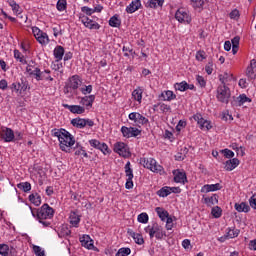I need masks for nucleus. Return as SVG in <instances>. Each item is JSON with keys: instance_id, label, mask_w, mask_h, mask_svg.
<instances>
[{"instance_id": "nucleus-1", "label": "nucleus", "mask_w": 256, "mask_h": 256, "mask_svg": "<svg viewBox=\"0 0 256 256\" xmlns=\"http://www.w3.org/2000/svg\"><path fill=\"white\" fill-rule=\"evenodd\" d=\"M61 151L65 153H73V146L75 145V137L69 133V131H64L62 137L59 140Z\"/></svg>"}, {"instance_id": "nucleus-2", "label": "nucleus", "mask_w": 256, "mask_h": 256, "mask_svg": "<svg viewBox=\"0 0 256 256\" xmlns=\"http://www.w3.org/2000/svg\"><path fill=\"white\" fill-rule=\"evenodd\" d=\"M141 165H143L146 169H150L153 173H159L163 175L165 171L163 170V166L157 164V161L153 158H143L140 161Z\"/></svg>"}, {"instance_id": "nucleus-3", "label": "nucleus", "mask_w": 256, "mask_h": 256, "mask_svg": "<svg viewBox=\"0 0 256 256\" xmlns=\"http://www.w3.org/2000/svg\"><path fill=\"white\" fill-rule=\"evenodd\" d=\"M81 78L79 75H74L69 78L68 82L64 86L65 95H69V93H73V91H77L79 86H81Z\"/></svg>"}, {"instance_id": "nucleus-4", "label": "nucleus", "mask_w": 256, "mask_h": 256, "mask_svg": "<svg viewBox=\"0 0 256 256\" xmlns=\"http://www.w3.org/2000/svg\"><path fill=\"white\" fill-rule=\"evenodd\" d=\"M53 215H55V210L49 204H43L36 210L37 219H53Z\"/></svg>"}, {"instance_id": "nucleus-5", "label": "nucleus", "mask_w": 256, "mask_h": 256, "mask_svg": "<svg viewBox=\"0 0 256 256\" xmlns=\"http://www.w3.org/2000/svg\"><path fill=\"white\" fill-rule=\"evenodd\" d=\"M217 99L220 103H229V99H231V90L227 85H220L217 88Z\"/></svg>"}, {"instance_id": "nucleus-6", "label": "nucleus", "mask_w": 256, "mask_h": 256, "mask_svg": "<svg viewBox=\"0 0 256 256\" xmlns=\"http://www.w3.org/2000/svg\"><path fill=\"white\" fill-rule=\"evenodd\" d=\"M114 152L118 153L121 157L128 158L131 157V152L129 151V146L123 142H117L114 145Z\"/></svg>"}, {"instance_id": "nucleus-7", "label": "nucleus", "mask_w": 256, "mask_h": 256, "mask_svg": "<svg viewBox=\"0 0 256 256\" xmlns=\"http://www.w3.org/2000/svg\"><path fill=\"white\" fill-rule=\"evenodd\" d=\"M175 19L179 23H191V16H189V13L185 9H178L175 13Z\"/></svg>"}, {"instance_id": "nucleus-8", "label": "nucleus", "mask_w": 256, "mask_h": 256, "mask_svg": "<svg viewBox=\"0 0 256 256\" xmlns=\"http://www.w3.org/2000/svg\"><path fill=\"white\" fill-rule=\"evenodd\" d=\"M1 139L5 141V143H11L15 139V132L11 128H2L0 131Z\"/></svg>"}, {"instance_id": "nucleus-9", "label": "nucleus", "mask_w": 256, "mask_h": 256, "mask_svg": "<svg viewBox=\"0 0 256 256\" xmlns=\"http://www.w3.org/2000/svg\"><path fill=\"white\" fill-rule=\"evenodd\" d=\"M80 19H81L83 25L85 27H87L88 29H95V30L101 29V25H99V23L93 21L92 19H90L89 17H87L85 15L80 16Z\"/></svg>"}, {"instance_id": "nucleus-10", "label": "nucleus", "mask_w": 256, "mask_h": 256, "mask_svg": "<svg viewBox=\"0 0 256 256\" xmlns=\"http://www.w3.org/2000/svg\"><path fill=\"white\" fill-rule=\"evenodd\" d=\"M246 77L248 79L253 80L256 79V60L252 59L250 61V65L246 69Z\"/></svg>"}, {"instance_id": "nucleus-11", "label": "nucleus", "mask_w": 256, "mask_h": 256, "mask_svg": "<svg viewBox=\"0 0 256 256\" xmlns=\"http://www.w3.org/2000/svg\"><path fill=\"white\" fill-rule=\"evenodd\" d=\"M251 103V100L247 95L241 94L239 97H233V101L231 102L233 107H241V105L245 103Z\"/></svg>"}, {"instance_id": "nucleus-12", "label": "nucleus", "mask_w": 256, "mask_h": 256, "mask_svg": "<svg viewBox=\"0 0 256 256\" xmlns=\"http://www.w3.org/2000/svg\"><path fill=\"white\" fill-rule=\"evenodd\" d=\"M64 109H69L70 113H74L76 115H83L85 113V107L79 105H69V104H62Z\"/></svg>"}, {"instance_id": "nucleus-13", "label": "nucleus", "mask_w": 256, "mask_h": 256, "mask_svg": "<svg viewBox=\"0 0 256 256\" xmlns=\"http://www.w3.org/2000/svg\"><path fill=\"white\" fill-rule=\"evenodd\" d=\"M223 186L219 183L216 184H206L201 188V193H211V191H221Z\"/></svg>"}, {"instance_id": "nucleus-14", "label": "nucleus", "mask_w": 256, "mask_h": 256, "mask_svg": "<svg viewBox=\"0 0 256 256\" xmlns=\"http://www.w3.org/2000/svg\"><path fill=\"white\" fill-rule=\"evenodd\" d=\"M202 203L207 205V207H213V205H217V203H219V195L213 194L210 197H205L203 198Z\"/></svg>"}, {"instance_id": "nucleus-15", "label": "nucleus", "mask_w": 256, "mask_h": 256, "mask_svg": "<svg viewBox=\"0 0 256 256\" xmlns=\"http://www.w3.org/2000/svg\"><path fill=\"white\" fill-rule=\"evenodd\" d=\"M141 7V0H134L126 7V13H135V11H139Z\"/></svg>"}, {"instance_id": "nucleus-16", "label": "nucleus", "mask_w": 256, "mask_h": 256, "mask_svg": "<svg viewBox=\"0 0 256 256\" xmlns=\"http://www.w3.org/2000/svg\"><path fill=\"white\" fill-rule=\"evenodd\" d=\"M95 101V95H89V96H84L81 98V105H84L87 107V109H91L93 107V103Z\"/></svg>"}, {"instance_id": "nucleus-17", "label": "nucleus", "mask_w": 256, "mask_h": 256, "mask_svg": "<svg viewBox=\"0 0 256 256\" xmlns=\"http://www.w3.org/2000/svg\"><path fill=\"white\" fill-rule=\"evenodd\" d=\"M239 163H240L239 159L232 158V159L225 162L224 169L226 171H233V169H235L239 165Z\"/></svg>"}, {"instance_id": "nucleus-18", "label": "nucleus", "mask_w": 256, "mask_h": 256, "mask_svg": "<svg viewBox=\"0 0 256 256\" xmlns=\"http://www.w3.org/2000/svg\"><path fill=\"white\" fill-rule=\"evenodd\" d=\"M234 207L238 213H249V211H251V206L245 202H241L240 204L236 203Z\"/></svg>"}, {"instance_id": "nucleus-19", "label": "nucleus", "mask_w": 256, "mask_h": 256, "mask_svg": "<svg viewBox=\"0 0 256 256\" xmlns=\"http://www.w3.org/2000/svg\"><path fill=\"white\" fill-rule=\"evenodd\" d=\"M174 173V181L175 183H183V185H185V183H187V174H185V172H180L178 171L176 174Z\"/></svg>"}, {"instance_id": "nucleus-20", "label": "nucleus", "mask_w": 256, "mask_h": 256, "mask_svg": "<svg viewBox=\"0 0 256 256\" xmlns=\"http://www.w3.org/2000/svg\"><path fill=\"white\" fill-rule=\"evenodd\" d=\"M80 242L82 247H85L86 249H93V241L89 235L81 237Z\"/></svg>"}, {"instance_id": "nucleus-21", "label": "nucleus", "mask_w": 256, "mask_h": 256, "mask_svg": "<svg viewBox=\"0 0 256 256\" xmlns=\"http://www.w3.org/2000/svg\"><path fill=\"white\" fill-rule=\"evenodd\" d=\"M71 125H73V127H76V129H84L85 127V118H73L71 120Z\"/></svg>"}, {"instance_id": "nucleus-22", "label": "nucleus", "mask_w": 256, "mask_h": 256, "mask_svg": "<svg viewBox=\"0 0 256 256\" xmlns=\"http://www.w3.org/2000/svg\"><path fill=\"white\" fill-rule=\"evenodd\" d=\"M154 231L156 233L155 237L156 239H163V237H167V233H165V231H163V228H161V226H159V224L154 223Z\"/></svg>"}, {"instance_id": "nucleus-23", "label": "nucleus", "mask_w": 256, "mask_h": 256, "mask_svg": "<svg viewBox=\"0 0 256 256\" xmlns=\"http://www.w3.org/2000/svg\"><path fill=\"white\" fill-rule=\"evenodd\" d=\"M163 3H165V0H149L146 3V7H150V9H157V7H163Z\"/></svg>"}, {"instance_id": "nucleus-24", "label": "nucleus", "mask_w": 256, "mask_h": 256, "mask_svg": "<svg viewBox=\"0 0 256 256\" xmlns=\"http://www.w3.org/2000/svg\"><path fill=\"white\" fill-rule=\"evenodd\" d=\"M63 55H65V48H63V46H57L54 49L55 59H57V61H61V59H63Z\"/></svg>"}, {"instance_id": "nucleus-25", "label": "nucleus", "mask_w": 256, "mask_h": 256, "mask_svg": "<svg viewBox=\"0 0 256 256\" xmlns=\"http://www.w3.org/2000/svg\"><path fill=\"white\" fill-rule=\"evenodd\" d=\"M161 97H163V101H173V99H177V95H175L171 90L163 92Z\"/></svg>"}, {"instance_id": "nucleus-26", "label": "nucleus", "mask_w": 256, "mask_h": 256, "mask_svg": "<svg viewBox=\"0 0 256 256\" xmlns=\"http://www.w3.org/2000/svg\"><path fill=\"white\" fill-rule=\"evenodd\" d=\"M80 222H81V216H79L75 212H71L70 213V223H71V225H73L74 227H77V225H79Z\"/></svg>"}, {"instance_id": "nucleus-27", "label": "nucleus", "mask_w": 256, "mask_h": 256, "mask_svg": "<svg viewBox=\"0 0 256 256\" xmlns=\"http://www.w3.org/2000/svg\"><path fill=\"white\" fill-rule=\"evenodd\" d=\"M155 211L157 213V215L159 216V218L161 219V221H165V219H167L169 212H167L166 210H164L161 207H156Z\"/></svg>"}, {"instance_id": "nucleus-28", "label": "nucleus", "mask_w": 256, "mask_h": 256, "mask_svg": "<svg viewBox=\"0 0 256 256\" xmlns=\"http://www.w3.org/2000/svg\"><path fill=\"white\" fill-rule=\"evenodd\" d=\"M131 237H133L135 243H137V245H143V243H145V240L143 239V235L139 234V233H135V232H130Z\"/></svg>"}, {"instance_id": "nucleus-29", "label": "nucleus", "mask_w": 256, "mask_h": 256, "mask_svg": "<svg viewBox=\"0 0 256 256\" xmlns=\"http://www.w3.org/2000/svg\"><path fill=\"white\" fill-rule=\"evenodd\" d=\"M29 201H31L33 205H36V207H39V205H41V196L37 193L31 194L29 196Z\"/></svg>"}, {"instance_id": "nucleus-30", "label": "nucleus", "mask_w": 256, "mask_h": 256, "mask_svg": "<svg viewBox=\"0 0 256 256\" xmlns=\"http://www.w3.org/2000/svg\"><path fill=\"white\" fill-rule=\"evenodd\" d=\"M14 57L19 61V63H22V65H27V60L25 59V56L19 51V50H14Z\"/></svg>"}, {"instance_id": "nucleus-31", "label": "nucleus", "mask_w": 256, "mask_h": 256, "mask_svg": "<svg viewBox=\"0 0 256 256\" xmlns=\"http://www.w3.org/2000/svg\"><path fill=\"white\" fill-rule=\"evenodd\" d=\"M132 97H134L135 101L141 103V99H143V90L141 88L135 89L132 92Z\"/></svg>"}, {"instance_id": "nucleus-32", "label": "nucleus", "mask_w": 256, "mask_h": 256, "mask_svg": "<svg viewBox=\"0 0 256 256\" xmlns=\"http://www.w3.org/2000/svg\"><path fill=\"white\" fill-rule=\"evenodd\" d=\"M110 27H121V20L117 15H114L109 20Z\"/></svg>"}, {"instance_id": "nucleus-33", "label": "nucleus", "mask_w": 256, "mask_h": 256, "mask_svg": "<svg viewBox=\"0 0 256 256\" xmlns=\"http://www.w3.org/2000/svg\"><path fill=\"white\" fill-rule=\"evenodd\" d=\"M156 194L158 197H168V195H171V191L169 190L168 186H165L158 190Z\"/></svg>"}, {"instance_id": "nucleus-34", "label": "nucleus", "mask_w": 256, "mask_h": 256, "mask_svg": "<svg viewBox=\"0 0 256 256\" xmlns=\"http://www.w3.org/2000/svg\"><path fill=\"white\" fill-rule=\"evenodd\" d=\"M36 40L38 41V43H40V45H46V43H49V36L47 35V33H42L40 34Z\"/></svg>"}, {"instance_id": "nucleus-35", "label": "nucleus", "mask_w": 256, "mask_h": 256, "mask_svg": "<svg viewBox=\"0 0 256 256\" xmlns=\"http://www.w3.org/2000/svg\"><path fill=\"white\" fill-rule=\"evenodd\" d=\"M137 117H138L136 120L137 127H141V125H147V123H149V119H147L145 116L141 115L140 113H138Z\"/></svg>"}, {"instance_id": "nucleus-36", "label": "nucleus", "mask_w": 256, "mask_h": 256, "mask_svg": "<svg viewBox=\"0 0 256 256\" xmlns=\"http://www.w3.org/2000/svg\"><path fill=\"white\" fill-rule=\"evenodd\" d=\"M18 189L24 191V193H29L31 191V183L29 182H21L17 185Z\"/></svg>"}, {"instance_id": "nucleus-37", "label": "nucleus", "mask_w": 256, "mask_h": 256, "mask_svg": "<svg viewBox=\"0 0 256 256\" xmlns=\"http://www.w3.org/2000/svg\"><path fill=\"white\" fill-rule=\"evenodd\" d=\"M9 5L12 8V11L14 13H16V15H20V13H21V6H19V4H17V2H15L14 0H10L9 1Z\"/></svg>"}, {"instance_id": "nucleus-38", "label": "nucleus", "mask_w": 256, "mask_h": 256, "mask_svg": "<svg viewBox=\"0 0 256 256\" xmlns=\"http://www.w3.org/2000/svg\"><path fill=\"white\" fill-rule=\"evenodd\" d=\"M211 214L213 215V217L215 219H219V217H221V215H223V210L221 209V207L215 206L212 208Z\"/></svg>"}, {"instance_id": "nucleus-39", "label": "nucleus", "mask_w": 256, "mask_h": 256, "mask_svg": "<svg viewBox=\"0 0 256 256\" xmlns=\"http://www.w3.org/2000/svg\"><path fill=\"white\" fill-rule=\"evenodd\" d=\"M176 91H187V88L189 87V84L186 81H182L180 83H176L174 85Z\"/></svg>"}, {"instance_id": "nucleus-40", "label": "nucleus", "mask_w": 256, "mask_h": 256, "mask_svg": "<svg viewBox=\"0 0 256 256\" xmlns=\"http://www.w3.org/2000/svg\"><path fill=\"white\" fill-rule=\"evenodd\" d=\"M125 169V174L128 179H133V169H131V162L128 161L124 167Z\"/></svg>"}, {"instance_id": "nucleus-41", "label": "nucleus", "mask_w": 256, "mask_h": 256, "mask_svg": "<svg viewBox=\"0 0 256 256\" xmlns=\"http://www.w3.org/2000/svg\"><path fill=\"white\" fill-rule=\"evenodd\" d=\"M65 131L66 130L63 129V128H61V129L55 128V129L52 130V135H53V137H57L58 140L60 141L61 137H63V133H65Z\"/></svg>"}, {"instance_id": "nucleus-42", "label": "nucleus", "mask_w": 256, "mask_h": 256, "mask_svg": "<svg viewBox=\"0 0 256 256\" xmlns=\"http://www.w3.org/2000/svg\"><path fill=\"white\" fill-rule=\"evenodd\" d=\"M56 8L58 11H65L67 9V0H58Z\"/></svg>"}, {"instance_id": "nucleus-43", "label": "nucleus", "mask_w": 256, "mask_h": 256, "mask_svg": "<svg viewBox=\"0 0 256 256\" xmlns=\"http://www.w3.org/2000/svg\"><path fill=\"white\" fill-rule=\"evenodd\" d=\"M239 233H241L239 229L228 228L227 234L230 237V239H235V237H239Z\"/></svg>"}, {"instance_id": "nucleus-44", "label": "nucleus", "mask_w": 256, "mask_h": 256, "mask_svg": "<svg viewBox=\"0 0 256 256\" xmlns=\"http://www.w3.org/2000/svg\"><path fill=\"white\" fill-rule=\"evenodd\" d=\"M131 255V248H120L116 256H129Z\"/></svg>"}, {"instance_id": "nucleus-45", "label": "nucleus", "mask_w": 256, "mask_h": 256, "mask_svg": "<svg viewBox=\"0 0 256 256\" xmlns=\"http://www.w3.org/2000/svg\"><path fill=\"white\" fill-rule=\"evenodd\" d=\"M72 151H74L75 155H82L84 149L83 146H80L79 143H75L74 146H72Z\"/></svg>"}, {"instance_id": "nucleus-46", "label": "nucleus", "mask_w": 256, "mask_h": 256, "mask_svg": "<svg viewBox=\"0 0 256 256\" xmlns=\"http://www.w3.org/2000/svg\"><path fill=\"white\" fill-rule=\"evenodd\" d=\"M194 9H201L205 5V0H191Z\"/></svg>"}, {"instance_id": "nucleus-47", "label": "nucleus", "mask_w": 256, "mask_h": 256, "mask_svg": "<svg viewBox=\"0 0 256 256\" xmlns=\"http://www.w3.org/2000/svg\"><path fill=\"white\" fill-rule=\"evenodd\" d=\"M0 255L8 256L9 255V245L0 244Z\"/></svg>"}, {"instance_id": "nucleus-48", "label": "nucleus", "mask_w": 256, "mask_h": 256, "mask_svg": "<svg viewBox=\"0 0 256 256\" xmlns=\"http://www.w3.org/2000/svg\"><path fill=\"white\" fill-rule=\"evenodd\" d=\"M71 235V230L67 226H62L59 236L60 237H69Z\"/></svg>"}, {"instance_id": "nucleus-49", "label": "nucleus", "mask_w": 256, "mask_h": 256, "mask_svg": "<svg viewBox=\"0 0 256 256\" xmlns=\"http://www.w3.org/2000/svg\"><path fill=\"white\" fill-rule=\"evenodd\" d=\"M121 133L123 137H126L127 139H129V137H131V127L129 128L127 126H122Z\"/></svg>"}, {"instance_id": "nucleus-50", "label": "nucleus", "mask_w": 256, "mask_h": 256, "mask_svg": "<svg viewBox=\"0 0 256 256\" xmlns=\"http://www.w3.org/2000/svg\"><path fill=\"white\" fill-rule=\"evenodd\" d=\"M138 222L149 223V215H147V213H141L140 215H138Z\"/></svg>"}, {"instance_id": "nucleus-51", "label": "nucleus", "mask_w": 256, "mask_h": 256, "mask_svg": "<svg viewBox=\"0 0 256 256\" xmlns=\"http://www.w3.org/2000/svg\"><path fill=\"white\" fill-rule=\"evenodd\" d=\"M222 153L224 154V157H226V159H233V157H235V152L229 149L222 150Z\"/></svg>"}, {"instance_id": "nucleus-52", "label": "nucleus", "mask_w": 256, "mask_h": 256, "mask_svg": "<svg viewBox=\"0 0 256 256\" xmlns=\"http://www.w3.org/2000/svg\"><path fill=\"white\" fill-rule=\"evenodd\" d=\"M41 69L35 68L32 73V77H35L36 81H41Z\"/></svg>"}, {"instance_id": "nucleus-53", "label": "nucleus", "mask_w": 256, "mask_h": 256, "mask_svg": "<svg viewBox=\"0 0 256 256\" xmlns=\"http://www.w3.org/2000/svg\"><path fill=\"white\" fill-rule=\"evenodd\" d=\"M99 151H101L104 155H107L109 153V146L105 143H100V146H98Z\"/></svg>"}, {"instance_id": "nucleus-54", "label": "nucleus", "mask_w": 256, "mask_h": 256, "mask_svg": "<svg viewBox=\"0 0 256 256\" xmlns=\"http://www.w3.org/2000/svg\"><path fill=\"white\" fill-rule=\"evenodd\" d=\"M81 11H82V13H85V14L88 15V16H91V15H93V13H94L93 8H89V7H87V6H83V7L81 8Z\"/></svg>"}, {"instance_id": "nucleus-55", "label": "nucleus", "mask_w": 256, "mask_h": 256, "mask_svg": "<svg viewBox=\"0 0 256 256\" xmlns=\"http://www.w3.org/2000/svg\"><path fill=\"white\" fill-rule=\"evenodd\" d=\"M145 231H146V233L149 232L150 239H153L156 235V233H155V224H153L151 228L147 227L145 229Z\"/></svg>"}, {"instance_id": "nucleus-56", "label": "nucleus", "mask_w": 256, "mask_h": 256, "mask_svg": "<svg viewBox=\"0 0 256 256\" xmlns=\"http://www.w3.org/2000/svg\"><path fill=\"white\" fill-rule=\"evenodd\" d=\"M196 81L200 85V87H205L207 85V82L205 81V78H203V76L198 75L196 77Z\"/></svg>"}, {"instance_id": "nucleus-57", "label": "nucleus", "mask_w": 256, "mask_h": 256, "mask_svg": "<svg viewBox=\"0 0 256 256\" xmlns=\"http://www.w3.org/2000/svg\"><path fill=\"white\" fill-rule=\"evenodd\" d=\"M33 251L36 256H45V251H42L39 246H34Z\"/></svg>"}, {"instance_id": "nucleus-58", "label": "nucleus", "mask_w": 256, "mask_h": 256, "mask_svg": "<svg viewBox=\"0 0 256 256\" xmlns=\"http://www.w3.org/2000/svg\"><path fill=\"white\" fill-rule=\"evenodd\" d=\"M26 89H29V82L27 80H21L20 91H25Z\"/></svg>"}, {"instance_id": "nucleus-59", "label": "nucleus", "mask_w": 256, "mask_h": 256, "mask_svg": "<svg viewBox=\"0 0 256 256\" xmlns=\"http://www.w3.org/2000/svg\"><path fill=\"white\" fill-rule=\"evenodd\" d=\"M89 143L91 147H94V149H99V146L101 145V142H99L97 139L89 140Z\"/></svg>"}, {"instance_id": "nucleus-60", "label": "nucleus", "mask_w": 256, "mask_h": 256, "mask_svg": "<svg viewBox=\"0 0 256 256\" xmlns=\"http://www.w3.org/2000/svg\"><path fill=\"white\" fill-rule=\"evenodd\" d=\"M211 122L207 121V120H204L202 122V124H200V128L201 129H207V131H209V129H211Z\"/></svg>"}, {"instance_id": "nucleus-61", "label": "nucleus", "mask_w": 256, "mask_h": 256, "mask_svg": "<svg viewBox=\"0 0 256 256\" xmlns=\"http://www.w3.org/2000/svg\"><path fill=\"white\" fill-rule=\"evenodd\" d=\"M249 205L252 209H256V194L252 195L249 199Z\"/></svg>"}, {"instance_id": "nucleus-62", "label": "nucleus", "mask_w": 256, "mask_h": 256, "mask_svg": "<svg viewBox=\"0 0 256 256\" xmlns=\"http://www.w3.org/2000/svg\"><path fill=\"white\" fill-rule=\"evenodd\" d=\"M196 59H197V61H203V59H206V57H205V51L199 50V51L196 53Z\"/></svg>"}, {"instance_id": "nucleus-63", "label": "nucleus", "mask_w": 256, "mask_h": 256, "mask_svg": "<svg viewBox=\"0 0 256 256\" xmlns=\"http://www.w3.org/2000/svg\"><path fill=\"white\" fill-rule=\"evenodd\" d=\"M194 117V121H197V123H198V125H202L203 124V122L205 121L204 119H203V116H201V114H196V115H194L193 116Z\"/></svg>"}, {"instance_id": "nucleus-64", "label": "nucleus", "mask_w": 256, "mask_h": 256, "mask_svg": "<svg viewBox=\"0 0 256 256\" xmlns=\"http://www.w3.org/2000/svg\"><path fill=\"white\" fill-rule=\"evenodd\" d=\"M141 130L135 127H131V137H139Z\"/></svg>"}]
</instances>
